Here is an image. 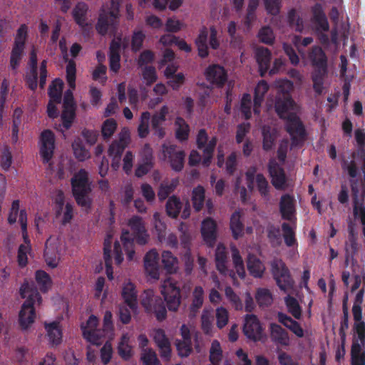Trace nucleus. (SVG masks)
<instances>
[{"label":"nucleus","instance_id":"obj_1","mask_svg":"<svg viewBox=\"0 0 365 365\" xmlns=\"http://www.w3.org/2000/svg\"><path fill=\"white\" fill-rule=\"evenodd\" d=\"M128 225L133 234H130L128 230L123 231L120 241L126 254L127 259L132 261L135 253L134 240H136L138 245H144L148 242L149 235L147 233L143 219L139 216L132 217L128 221Z\"/></svg>","mask_w":365,"mask_h":365},{"label":"nucleus","instance_id":"obj_2","mask_svg":"<svg viewBox=\"0 0 365 365\" xmlns=\"http://www.w3.org/2000/svg\"><path fill=\"white\" fill-rule=\"evenodd\" d=\"M20 295L26 299L19 312V321L22 329H27L34 322L36 317L34 304H40L41 296L36 288L29 282H24L20 288Z\"/></svg>","mask_w":365,"mask_h":365},{"label":"nucleus","instance_id":"obj_3","mask_svg":"<svg viewBox=\"0 0 365 365\" xmlns=\"http://www.w3.org/2000/svg\"><path fill=\"white\" fill-rule=\"evenodd\" d=\"M73 196L77 205L86 210H90L92 205L91 182L88 173L85 169H80L71 179Z\"/></svg>","mask_w":365,"mask_h":365},{"label":"nucleus","instance_id":"obj_4","mask_svg":"<svg viewBox=\"0 0 365 365\" xmlns=\"http://www.w3.org/2000/svg\"><path fill=\"white\" fill-rule=\"evenodd\" d=\"M195 45L197 49L198 56L205 58L209 56V48L217 50L220 46V40L218 37V31L215 26H202L197 36L195 39Z\"/></svg>","mask_w":365,"mask_h":365},{"label":"nucleus","instance_id":"obj_5","mask_svg":"<svg viewBox=\"0 0 365 365\" xmlns=\"http://www.w3.org/2000/svg\"><path fill=\"white\" fill-rule=\"evenodd\" d=\"M121 1L122 0H111L110 11L103 9L101 10L96 29L101 36H106L109 29H116Z\"/></svg>","mask_w":365,"mask_h":365},{"label":"nucleus","instance_id":"obj_6","mask_svg":"<svg viewBox=\"0 0 365 365\" xmlns=\"http://www.w3.org/2000/svg\"><path fill=\"white\" fill-rule=\"evenodd\" d=\"M284 129L291 138V147L302 145L307 136L305 126L296 113H289L284 120Z\"/></svg>","mask_w":365,"mask_h":365},{"label":"nucleus","instance_id":"obj_7","mask_svg":"<svg viewBox=\"0 0 365 365\" xmlns=\"http://www.w3.org/2000/svg\"><path fill=\"white\" fill-rule=\"evenodd\" d=\"M282 88H286V91H282V93H279L275 100L274 108L275 111L280 119L284 120L288 118L290 112L294 109V101L292 99L289 91L293 88V83L286 80L280 85Z\"/></svg>","mask_w":365,"mask_h":365},{"label":"nucleus","instance_id":"obj_8","mask_svg":"<svg viewBox=\"0 0 365 365\" xmlns=\"http://www.w3.org/2000/svg\"><path fill=\"white\" fill-rule=\"evenodd\" d=\"M161 294L168 309L171 312H176L181 303L180 287L178 282L170 278L165 280L161 287Z\"/></svg>","mask_w":365,"mask_h":365},{"label":"nucleus","instance_id":"obj_9","mask_svg":"<svg viewBox=\"0 0 365 365\" xmlns=\"http://www.w3.org/2000/svg\"><path fill=\"white\" fill-rule=\"evenodd\" d=\"M141 304L148 314H154L158 322H163L167 317V309L165 302L160 297H154L149 292H145Z\"/></svg>","mask_w":365,"mask_h":365},{"label":"nucleus","instance_id":"obj_10","mask_svg":"<svg viewBox=\"0 0 365 365\" xmlns=\"http://www.w3.org/2000/svg\"><path fill=\"white\" fill-rule=\"evenodd\" d=\"M208 139V135L205 129H200L196 137V145L199 150H202V165L204 167H208L210 165L217 143L216 136L212 137L210 140Z\"/></svg>","mask_w":365,"mask_h":365},{"label":"nucleus","instance_id":"obj_11","mask_svg":"<svg viewBox=\"0 0 365 365\" xmlns=\"http://www.w3.org/2000/svg\"><path fill=\"white\" fill-rule=\"evenodd\" d=\"M271 267L273 278L279 288L284 292L292 288L293 281L285 263L282 260H275L272 262Z\"/></svg>","mask_w":365,"mask_h":365},{"label":"nucleus","instance_id":"obj_12","mask_svg":"<svg viewBox=\"0 0 365 365\" xmlns=\"http://www.w3.org/2000/svg\"><path fill=\"white\" fill-rule=\"evenodd\" d=\"M162 153L164 160H167L171 168L176 171L180 172L184 168V162L185 153L182 150H178L175 145H162Z\"/></svg>","mask_w":365,"mask_h":365},{"label":"nucleus","instance_id":"obj_13","mask_svg":"<svg viewBox=\"0 0 365 365\" xmlns=\"http://www.w3.org/2000/svg\"><path fill=\"white\" fill-rule=\"evenodd\" d=\"M55 149V135L51 130H44L40 135L39 154L44 164L51 160Z\"/></svg>","mask_w":365,"mask_h":365},{"label":"nucleus","instance_id":"obj_14","mask_svg":"<svg viewBox=\"0 0 365 365\" xmlns=\"http://www.w3.org/2000/svg\"><path fill=\"white\" fill-rule=\"evenodd\" d=\"M243 333L253 341H260L263 336L262 326L255 314H247L243 325Z\"/></svg>","mask_w":365,"mask_h":365},{"label":"nucleus","instance_id":"obj_15","mask_svg":"<svg viewBox=\"0 0 365 365\" xmlns=\"http://www.w3.org/2000/svg\"><path fill=\"white\" fill-rule=\"evenodd\" d=\"M267 169L274 188L279 190H285L287 187V177L283 168L272 159L268 163Z\"/></svg>","mask_w":365,"mask_h":365},{"label":"nucleus","instance_id":"obj_16","mask_svg":"<svg viewBox=\"0 0 365 365\" xmlns=\"http://www.w3.org/2000/svg\"><path fill=\"white\" fill-rule=\"evenodd\" d=\"M206 80L217 88H222L227 81V73L218 64L210 65L205 71Z\"/></svg>","mask_w":365,"mask_h":365},{"label":"nucleus","instance_id":"obj_17","mask_svg":"<svg viewBox=\"0 0 365 365\" xmlns=\"http://www.w3.org/2000/svg\"><path fill=\"white\" fill-rule=\"evenodd\" d=\"M311 22L314 26L315 31H329V23L322 4L316 3L311 7Z\"/></svg>","mask_w":365,"mask_h":365},{"label":"nucleus","instance_id":"obj_18","mask_svg":"<svg viewBox=\"0 0 365 365\" xmlns=\"http://www.w3.org/2000/svg\"><path fill=\"white\" fill-rule=\"evenodd\" d=\"M201 234L205 242L209 247H213L217 240V224L211 217L203 220L201 226Z\"/></svg>","mask_w":365,"mask_h":365},{"label":"nucleus","instance_id":"obj_19","mask_svg":"<svg viewBox=\"0 0 365 365\" xmlns=\"http://www.w3.org/2000/svg\"><path fill=\"white\" fill-rule=\"evenodd\" d=\"M255 58L259 66V75L264 77L270 67L272 53L267 48L258 47L255 51Z\"/></svg>","mask_w":365,"mask_h":365},{"label":"nucleus","instance_id":"obj_20","mask_svg":"<svg viewBox=\"0 0 365 365\" xmlns=\"http://www.w3.org/2000/svg\"><path fill=\"white\" fill-rule=\"evenodd\" d=\"M279 211L282 218L285 220L292 221L295 214L294 197L289 194H284L280 198Z\"/></svg>","mask_w":365,"mask_h":365},{"label":"nucleus","instance_id":"obj_21","mask_svg":"<svg viewBox=\"0 0 365 365\" xmlns=\"http://www.w3.org/2000/svg\"><path fill=\"white\" fill-rule=\"evenodd\" d=\"M309 58L312 66L314 67V71L327 73V58L321 47H313L309 53Z\"/></svg>","mask_w":365,"mask_h":365},{"label":"nucleus","instance_id":"obj_22","mask_svg":"<svg viewBox=\"0 0 365 365\" xmlns=\"http://www.w3.org/2000/svg\"><path fill=\"white\" fill-rule=\"evenodd\" d=\"M121 295L125 303L130 309L135 310L137 309L138 292L133 283L130 281L124 283Z\"/></svg>","mask_w":365,"mask_h":365},{"label":"nucleus","instance_id":"obj_23","mask_svg":"<svg viewBox=\"0 0 365 365\" xmlns=\"http://www.w3.org/2000/svg\"><path fill=\"white\" fill-rule=\"evenodd\" d=\"M270 338L275 344L288 346L289 344V336L288 332L280 325L276 323L269 324Z\"/></svg>","mask_w":365,"mask_h":365},{"label":"nucleus","instance_id":"obj_24","mask_svg":"<svg viewBox=\"0 0 365 365\" xmlns=\"http://www.w3.org/2000/svg\"><path fill=\"white\" fill-rule=\"evenodd\" d=\"M144 266L145 271L153 279H158V254L155 250H150L146 253L144 257Z\"/></svg>","mask_w":365,"mask_h":365},{"label":"nucleus","instance_id":"obj_25","mask_svg":"<svg viewBox=\"0 0 365 365\" xmlns=\"http://www.w3.org/2000/svg\"><path fill=\"white\" fill-rule=\"evenodd\" d=\"M204 302V290L202 287L196 286L192 292V302L189 307L188 316L194 318L197 316Z\"/></svg>","mask_w":365,"mask_h":365},{"label":"nucleus","instance_id":"obj_26","mask_svg":"<svg viewBox=\"0 0 365 365\" xmlns=\"http://www.w3.org/2000/svg\"><path fill=\"white\" fill-rule=\"evenodd\" d=\"M277 319L279 323L289 329L297 337L302 338L304 336V330L300 324L289 316L283 312H278Z\"/></svg>","mask_w":365,"mask_h":365},{"label":"nucleus","instance_id":"obj_27","mask_svg":"<svg viewBox=\"0 0 365 365\" xmlns=\"http://www.w3.org/2000/svg\"><path fill=\"white\" fill-rule=\"evenodd\" d=\"M88 6L83 1L78 2L72 11L73 18L79 26L84 28L87 26V14Z\"/></svg>","mask_w":365,"mask_h":365},{"label":"nucleus","instance_id":"obj_28","mask_svg":"<svg viewBox=\"0 0 365 365\" xmlns=\"http://www.w3.org/2000/svg\"><path fill=\"white\" fill-rule=\"evenodd\" d=\"M247 267L250 275L255 278H261L265 270L262 262L254 255H249Z\"/></svg>","mask_w":365,"mask_h":365},{"label":"nucleus","instance_id":"obj_29","mask_svg":"<svg viewBox=\"0 0 365 365\" xmlns=\"http://www.w3.org/2000/svg\"><path fill=\"white\" fill-rule=\"evenodd\" d=\"M227 252L222 245H217L215 250V264L217 269L220 274H227L229 269L227 267Z\"/></svg>","mask_w":365,"mask_h":365},{"label":"nucleus","instance_id":"obj_30","mask_svg":"<svg viewBox=\"0 0 365 365\" xmlns=\"http://www.w3.org/2000/svg\"><path fill=\"white\" fill-rule=\"evenodd\" d=\"M269 90L268 83L262 80L259 81L255 88L254 95V112L255 113H259V108L262 101H264V95Z\"/></svg>","mask_w":365,"mask_h":365},{"label":"nucleus","instance_id":"obj_31","mask_svg":"<svg viewBox=\"0 0 365 365\" xmlns=\"http://www.w3.org/2000/svg\"><path fill=\"white\" fill-rule=\"evenodd\" d=\"M45 329L47 331V335L49 341L52 345L57 346L62 341V331L59 327V323L53 322L50 324H45Z\"/></svg>","mask_w":365,"mask_h":365},{"label":"nucleus","instance_id":"obj_32","mask_svg":"<svg viewBox=\"0 0 365 365\" xmlns=\"http://www.w3.org/2000/svg\"><path fill=\"white\" fill-rule=\"evenodd\" d=\"M241 217L240 211H235L230 217V227L235 240H238L244 233V224Z\"/></svg>","mask_w":365,"mask_h":365},{"label":"nucleus","instance_id":"obj_33","mask_svg":"<svg viewBox=\"0 0 365 365\" xmlns=\"http://www.w3.org/2000/svg\"><path fill=\"white\" fill-rule=\"evenodd\" d=\"M182 204L180 198L175 195L170 197L165 204V211L171 218L175 219L178 217L182 209Z\"/></svg>","mask_w":365,"mask_h":365},{"label":"nucleus","instance_id":"obj_34","mask_svg":"<svg viewBox=\"0 0 365 365\" xmlns=\"http://www.w3.org/2000/svg\"><path fill=\"white\" fill-rule=\"evenodd\" d=\"M351 365H365V350L358 341H353L351 344Z\"/></svg>","mask_w":365,"mask_h":365},{"label":"nucleus","instance_id":"obj_35","mask_svg":"<svg viewBox=\"0 0 365 365\" xmlns=\"http://www.w3.org/2000/svg\"><path fill=\"white\" fill-rule=\"evenodd\" d=\"M176 126L175 138L179 141H185L188 139L190 134V126L182 117H177L175 120Z\"/></svg>","mask_w":365,"mask_h":365},{"label":"nucleus","instance_id":"obj_36","mask_svg":"<svg viewBox=\"0 0 365 365\" xmlns=\"http://www.w3.org/2000/svg\"><path fill=\"white\" fill-rule=\"evenodd\" d=\"M262 135L263 138L262 148L265 151H269L274 145L277 135L274 130H272L269 126H263L262 129Z\"/></svg>","mask_w":365,"mask_h":365},{"label":"nucleus","instance_id":"obj_37","mask_svg":"<svg viewBox=\"0 0 365 365\" xmlns=\"http://www.w3.org/2000/svg\"><path fill=\"white\" fill-rule=\"evenodd\" d=\"M103 258L105 261L106 275L108 278L111 280L113 279V271L112 267L111 242L109 239H106L104 241Z\"/></svg>","mask_w":365,"mask_h":365},{"label":"nucleus","instance_id":"obj_38","mask_svg":"<svg viewBox=\"0 0 365 365\" xmlns=\"http://www.w3.org/2000/svg\"><path fill=\"white\" fill-rule=\"evenodd\" d=\"M162 263L168 273L172 274L177 271L178 260L170 251L162 252Z\"/></svg>","mask_w":365,"mask_h":365},{"label":"nucleus","instance_id":"obj_39","mask_svg":"<svg viewBox=\"0 0 365 365\" xmlns=\"http://www.w3.org/2000/svg\"><path fill=\"white\" fill-rule=\"evenodd\" d=\"M63 83L60 78H56L48 88V96L50 101L56 103H60L62 98V89Z\"/></svg>","mask_w":365,"mask_h":365},{"label":"nucleus","instance_id":"obj_40","mask_svg":"<svg viewBox=\"0 0 365 365\" xmlns=\"http://www.w3.org/2000/svg\"><path fill=\"white\" fill-rule=\"evenodd\" d=\"M160 42L163 44H175L181 51L186 53H190L192 51L190 45L183 39H180L178 37L173 35H164L160 38Z\"/></svg>","mask_w":365,"mask_h":365},{"label":"nucleus","instance_id":"obj_41","mask_svg":"<svg viewBox=\"0 0 365 365\" xmlns=\"http://www.w3.org/2000/svg\"><path fill=\"white\" fill-rule=\"evenodd\" d=\"M36 282L40 290L45 293L51 287L52 280L48 273L43 270H37L35 273Z\"/></svg>","mask_w":365,"mask_h":365},{"label":"nucleus","instance_id":"obj_42","mask_svg":"<svg viewBox=\"0 0 365 365\" xmlns=\"http://www.w3.org/2000/svg\"><path fill=\"white\" fill-rule=\"evenodd\" d=\"M205 191L202 186L198 185L195 187L192 193V205L196 212L202 210L205 202Z\"/></svg>","mask_w":365,"mask_h":365},{"label":"nucleus","instance_id":"obj_43","mask_svg":"<svg viewBox=\"0 0 365 365\" xmlns=\"http://www.w3.org/2000/svg\"><path fill=\"white\" fill-rule=\"evenodd\" d=\"M83 336L85 339L89 341L92 344L99 345L102 343V336L103 334L101 330L95 329V330H88L86 327H84V324H81V326Z\"/></svg>","mask_w":365,"mask_h":365},{"label":"nucleus","instance_id":"obj_44","mask_svg":"<svg viewBox=\"0 0 365 365\" xmlns=\"http://www.w3.org/2000/svg\"><path fill=\"white\" fill-rule=\"evenodd\" d=\"M231 251L232 262L234 267L236 269V272L241 279H244L245 277L246 274L244 262L240 254V252L236 247H232L231 248Z\"/></svg>","mask_w":365,"mask_h":365},{"label":"nucleus","instance_id":"obj_45","mask_svg":"<svg viewBox=\"0 0 365 365\" xmlns=\"http://www.w3.org/2000/svg\"><path fill=\"white\" fill-rule=\"evenodd\" d=\"M284 302L288 312L296 319H300L302 317V308L294 297L288 295L284 297Z\"/></svg>","mask_w":365,"mask_h":365},{"label":"nucleus","instance_id":"obj_46","mask_svg":"<svg viewBox=\"0 0 365 365\" xmlns=\"http://www.w3.org/2000/svg\"><path fill=\"white\" fill-rule=\"evenodd\" d=\"M255 182L260 195L265 199H269L271 187L264 175L262 173H257L255 176Z\"/></svg>","mask_w":365,"mask_h":365},{"label":"nucleus","instance_id":"obj_47","mask_svg":"<svg viewBox=\"0 0 365 365\" xmlns=\"http://www.w3.org/2000/svg\"><path fill=\"white\" fill-rule=\"evenodd\" d=\"M150 120V113L145 111L141 113L140 123L138 127V135L140 138H145L150 133L149 124Z\"/></svg>","mask_w":365,"mask_h":365},{"label":"nucleus","instance_id":"obj_48","mask_svg":"<svg viewBox=\"0 0 365 365\" xmlns=\"http://www.w3.org/2000/svg\"><path fill=\"white\" fill-rule=\"evenodd\" d=\"M282 230L283 232V237L285 245L289 247H292L295 245L297 246L295 232L289 224L283 222L282 225Z\"/></svg>","mask_w":365,"mask_h":365},{"label":"nucleus","instance_id":"obj_49","mask_svg":"<svg viewBox=\"0 0 365 365\" xmlns=\"http://www.w3.org/2000/svg\"><path fill=\"white\" fill-rule=\"evenodd\" d=\"M255 299L259 307H268L271 305L273 301L271 292L266 288L257 289Z\"/></svg>","mask_w":365,"mask_h":365},{"label":"nucleus","instance_id":"obj_50","mask_svg":"<svg viewBox=\"0 0 365 365\" xmlns=\"http://www.w3.org/2000/svg\"><path fill=\"white\" fill-rule=\"evenodd\" d=\"M24 50L25 48L13 46L9 61V66L13 71H16L19 68Z\"/></svg>","mask_w":365,"mask_h":365},{"label":"nucleus","instance_id":"obj_51","mask_svg":"<svg viewBox=\"0 0 365 365\" xmlns=\"http://www.w3.org/2000/svg\"><path fill=\"white\" fill-rule=\"evenodd\" d=\"M222 359V350L220 342L214 340L210 349L209 359L212 365H220Z\"/></svg>","mask_w":365,"mask_h":365},{"label":"nucleus","instance_id":"obj_52","mask_svg":"<svg viewBox=\"0 0 365 365\" xmlns=\"http://www.w3.org/2000/svg\"><path fill=\"white\" fill-rule=\"evenodd\" d=\"M117 128V123L113 118L106 119L101 126V135L104 140L110 139Z\"/></svg>","mask_w":365,"mask_h":365},{"label":"nucleus","instance_id":"obj_53","mask_svg":"<svg viewBox=\"0 0 365 365\" xmlns=\"http://www.w3.org/2000/svg\"><path fill=\"white\" fill-rule=\"evenodd\" d=\"M327 73H322L319 71H314L312 74L313 89L317 95H321L324 90V80Z\"/></svg>","mask_w":365,"mask_h":365},{"label":"nucleus","instance_id":"obj_54","mask_svg":"<svg viewBox=\"0 0 365 365\" xmlns=\"http://www.w3.org/2000/svg\"><path fill=\"white\" fill-rule=\"evenodd\" d=\"M153 167V158L151 154L146 155L143 162L135 169V174L137 177L141 178L146 175Z\"/></svg>","mask_w":365,"mask_h":365},{"label":"nucleus","instance_id":"obj_55","mask_svg":"<svg viewBox=\"0 0 365 365\" xmlns=\"http://www.w3.org/2000/svg\"><path fill=\"white\" fill-rule=\"evenodd\" d=\"M43 257L47 265L51 268H56L59 262L58 254L53 247L46 245Z\"/></svg>","mask_w":365,"mask_h":365},{"label":"nucleus","instance_id":"obj_56","mask_svg":"<svg viewBox=\"0 0 365 365\" xmlns=\"http://www.w3.org/2000/svg\"><path fill=\"white\" fill-rule=\"evenodd\" d=\"M153 225L158 240L162 241L165 237L166 225L162 220L161 215L159 212H155L153 215Z\"/></svg>","mask_w":365,"mask_h":365},{"label":"nucleus","instance_id":"obj_57","mask_svg":"<svg viewBox=\"0 0 365 365\" xmlns=\"http://www.w3.org/2000/svg\"><path fill=\"white\" fill-rule=\"evenodd\" d=\"M27 36L28 28L26 24H21L17 29L13 46L25 48Z\"/></svg>","mask_w":365,"mask_h":365},{"label":"nucleus","instance_id":"obj_58","mask_svg":"<svg viewBox=\"0 0 365 365\" xmlns=\"http://www.w3.org/2000/svg\"><path fill=\"white\" fill-rule=\"evenodd\" d=\"M216 325L220 329L224 328L228 323L229 313L223 307H220L215 310Z\"/></svg>","mask_w":365,"mask_h":365},{"label":"nucleus","instance_id":"obj_59","mask_svg":"<svg viewBox=\"0 0 365 365\" xmlns=\"http://www.w3.org/2000/svg\"><path fill=\"white\" fill-rule=\"evenodd\" d=\"M288 21L289 26L297 31H302L304 27L302 19L297 14L295 9H292L288 12Z\"/></svg>","mask_w":365,"mask_h":365},{"label":"nucleus","instance_id":"obj_60","mask_svg":"<svg viewBox=\"0 0 365 365\" xmlns=\"http://www.w3.org/2000/svg\"><path fill=\"white\" fill-rule=\"evenodd\" d=\"M72 148L73 150V153L75 157L79 161H84L87 158L90 157V153L87 149L84 147L80 141H75L72 144Z\"/></svg>","mask_w":365,"mask_h":365},{"label":"nucleus","instance_id":"obj_61","mask_svg":"<svg viewBox=\"0 0 365 365\" xmlns=\"http://www.w3.org/2000/svg\"><path fill=\"white\" fill-rule=\"evenodd\" d=\"M145 35L142 31H134L131 38V49L133 52L140 51L143 46Z\"/></svg>","mask_w":365,"mask_h":365},{"label":"nucleus","instance_id":"obj_62","mask_svg":"<svg viewBox=\"0 0 365 365\" xmlns=\"http://www.w3.org/2000/svg\"><path fill=\"white\" fill-rule=\"evenodd\" d=\"M251 103L252 98L250 94L244 93L241 99L240 110L246 120L250 119L252 116Z\"/></svg>","mask_w":365,"mask_h":365},{"label":"nucleus","instance_id":"obj_63","mask_svg":"<svg viewBox=\"0 0 365 365\" xmlns=\"http://www.w3.org/2000/svg\"><path fill=\"white\" fill-rule=\"evenodd\" d=\"M140 359L145 365H161L155 352L152 349H144Z\"/></svg>","mask_w":365,"mask_h":365},{"label":"nucleus","instance_id":"obj_64","mask_svg":"<svg viewBox=\"0 0 365 365\" xmlns=\"http://www.w3.org/2000/svg\"><path fill=\"white\" fill-rule=\"evenodd\" d=\"M12 163V155L7 145L0 150V163L4 170H8Z\"/></svg>","mask_w":365,"mask_h":365}]
</instances>
